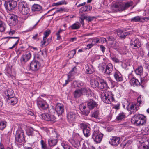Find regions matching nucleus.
I'll list each match as a JSON object with an SVG mask.
<instances>
[{"label": "nucleus", "instance_id": "nucleus-1", "mask_svg": "<svg viewBox=\"0 0 149 149\" xmlns=\"http://www.w3.org/2000/svg\"><path fill=\"white\" fill-rule=\"evenodd\" d=\"M132 5V3H124L122 2H116L113 3L111 8L113 12L124 10Z\"/></svg>", "mask_w": 149, "mask_h": 149}, {"label": "nucleus", "instance_id": "nucleus-2", "mask_svg": "<svg viewBox=\"0 0 149 149\" xmlns=\"http://www.w3.org/2000/svg\"><path fill=\"white\" fill-rule=\"evenodd\" d=\"M101 99L105 103L111 104L114 100V95L112 92L107 90H104L101 95Z\"/></svg>", "mask_w": 149, "mask_h": 149}, {"label": "nucleus", "instance_id": "nucleus-3", "mask_svg": "<svg viewBox=\"0 0 149 149\" xmlns=\"http://www.w3.org/2000/svg\"><path fill=\"white\" fill-rule=\"evenodd\" d=\"M19 9L22 14L26 15L29 12V9L27 7L26 3L25 2H21L19 4Z\"/></svg>", "mask_w": 149, "mask_h": 149}, {"label": "nucleus", "instance_id": "nucleus-4", "mask_svg": "<svg viewBox=\"0 0 149 149\" xmlns=\"http://www.w3.org/2000/svg\"><path fill=\"white\" fill-rule=\"evenodd\" d=\"M15 139L19 143L24 142L25 141L23 131L20 128L16 131Z\"/></svg>", "mask_w": 149, "mask_h": 149}, {"label": "nucleus", "instance_id": "nucleus-5", "mask_svg": "<svg viewBox=\"0 0 149 149\" xmlns=\"http://www.w3.org/2000/svg\"><path fill=\"white\" fill-rule=\"evenodd\" d=\"M103 136V134L100 132L98 130H95L93 133L92 137L95 142L99 143L101 141Z\"/></svg>", "mask_w": 149, "mask_h": 149}, {"label": "nucleus", "instance_id": "nucleus-6", "mask_svg": "<svg viewBox=\"0 0 149 149\" xmlns=\"http://www.w3.org/2000/svg\"><path fill=\"white\" fill-rule=\"evenodd\" d=\"M37 104L39 108L43 110L47 109L49 106L46 101L40 97H38L37 99Z\"/></svg>", "mask_w": 149, "mask_h": 149}, {"label": "nucleus", "instance_id": "nucleus-7", "mask_svg": "<svg viewBox=\"0 0 149 149\" xmlns=\"http://www.w3.org/2000/svg\"><path fill=\"white\" fill-rule=\"evenodd\" d=\"M41 65L38 61H33L30 64V68L33 71H36L38 70L40 68Z\"/></svg>", "mask_w": 149, "mask_h": 149}, {"label": "nucleus", "instance_id": "nucleus-8", "mask_svg": "<svg viewBox=\"0 0 149 149\" xmlns=\"http://www.w3.org/2000/svg\"><path fill=\"white\" fill-rule=\"evenodd\" d=\"M78 116V114L76 112L71 111L68 114L67 118L68 121L71 123L74 121Z\"/></svg>", "mask_w": 149, "mask_h": 149}, {"label": "nucleus", "instance_id": "nucleus-9", "mask_svg": "<svg viewBox=\"0 0 149 149\" xmlns=\"http://www.w3.org/2000/svg\"><path fill=\"white\" fill-rule=\"evenodd\" d=\"M80 126L81 128L83 129V132L85 136L88 137L90 135V128L83 123L80 124Z\"/></svg>", "mask_w": 149, "mask_h": 149}, {"label": "nucleus", "instance_id": "nucleus-10", "mask_svg": "<svg viewBox=\"0 0 149 149\" xmlns=\"http://www.w3.org/2000/svg\"><path fill=\"white\" fill-rule=\"evenodd\" d=\"M31 56V54L29 52L26 53L25 54L22 55L20 58V61L22 64H24L29 60Z\"/></svg>", "mask_w": 149, "mask_h": 149}, {"label": "nucleus", "instance_id": "nucleus-11", "mask_svg": "<svg viewBox=\"0 0 149 149\" xmlns=\"http://www.w3.org/2000/svg\"><path fill=\"white\" fill-rule=\"evenodd\" d=\"M18 22L17 17L12 15H10L9 19V24L10 26H13L16 25Z\"/></svg>", "mask_w": 149, "mask_h": 149}, {"label": "nucleus", "instance_id": "nucleus-12", "mask_svg": "<svg viewBox=\"0 0 149 149\" xmlns=\"http://www.w3.org/2000/svg\"><path fill=\"white\" fill-rule=\"evenodd\" d=\"M138 106L136 104H129L127 106V108L128 111L130 112L131 114L134 113L136 112L137 110Z\"/></svg>", "mask_w": 149, "mask_h": 149}, {"label": "nucleus", "instance_id": "nucleus-13", "mask_svg": "<svg viewBox=\"0 0 149 149\" xmlns=\"http://www.w3.org/2000/svg\"><path fill=\"white\" fill-rule=\"evenodd\" d=\"M148 20H149V17L142 18L139 16H136L131 19V21L133 22H143L144 21H147Z\"/></svg>", "mask_w": 149, "mask_h": 149}, {"label": "nucleus", "instance_id": "nucleus-14", "mask_svg": "<svg viewBox=\"0 0 149 149\" xmlns=\"http://www.w3.org/2000/svg\"><path fill=\"white\" fill-rule=\"evenodd\" d=\"M56 111L58 115H61L64 112V106L61 104H58L56 106Z\"/></svg>", "mask_w": 149, "mask_h": 149}, {"label": "nucleus", "instance_id": "nucleus-15", "mask_svg": "<svg viewBox=\"0 0 149 149\" xmlns=\"http://www.w3.org/2000/svg\"><path fill=\"white\" fill-rule=\"evenodd\" d=\"M120 138L116 136L112 137L111 141H109L110 144L114 146H117L119 143Z\"/></svg>", "mask_w": 149, "mask_h": 149}, {"label": "nucleus", "instance_id": "nucleus-16", "mask_svg": "<svg viewBox=\"0 0 149 149\" xmlns=\"http://www.w3.org/2000/svg\"><path fill=\"white\" fill-rule=\"evenodd\" d=\"M98 88L101 90L107 88H108L106 81L103 79H100L99 80Z\"/></svg>", "mask_w": 149, "mask_h": 149}, {"label": "nucleus", "instance_id": "nucleus-17", "mask_svg": "<svg viewBox=\"0 0 149 149\" xmlns=\"http://www.w3.org/2000/svg\"><path fill=\"white\" fill-rule=\"evenodd\" d=\"M140 114H135L133 116L131 119V122L136 125H139V123L138 122L139 120Z\"/></svg>", "mask_w": 149, "mask_h": 149}, {"label": "nucleus", "instance_id": "nucleus-18", "mask_svg": "<svg viewBox=\"0 0 149 149\" xmlns=\"http://www.w3.org/2000/svg\"><path fill=\"white\" fill-rule=\"evenodd\" d=\"M82 95H92V91L88 88H82L80 89Z\"/></svg>", "mask_w": 149, "mask_h": 149}, {"label": "nucleus", "instance_id": "nucleus-19", "mask_svg": "<svg viewBox=\"0 0 149 149\" xmlns=\"http://www.w3.org/2000/svg\"><path fill=\"white\" fill-rule=\"evenodd\" d=\"M88 107L90 109H92L95 107H97L98 104L94 100H89L87 103Z\"/></svg>", "mask_w": 149, "mask_h": 149}, {"label": "nucleus", "instance_id": "nucleus-20", "mask_svg": "<svg viewBox=\"0 0 149 149\" xmlns=\"http://www.w3.org/2000/svg\"><path fill=\"white\" fill-rule=\"evenodd\" d=\"M6 38H12L13 39L12 41L13 42H15V43L14 44L13 46L9 48V49H12L14 48L16 45H17L18 43L19 40V38L18 37H6Z\"/></svg>", "mask_w": 149, "mask_h": 149}, {"label": "nucleus", "instance_id": "nucleus-21", "mask_svg": "<svg viewBox=\"0 0 149 149\" xmlns=\"http://www.w3.org/2000/svg\"><path fill=\"white\" fill-rule=\"evenodd\" d=\"M79 107L81 113L83 114L85 116H87L89 113V111L86 109V107L84 106V104H80Z\"/></svg>", "mask_w": 149, "mask_h": 149}, {"label": "nucleus", "instance_id": "nucleus-22", "mask_svg": "<svg viewBox=\"0 0 149 149\" xmlns=\"http://www.w3.org/2000/svg\"><path fill=\"white\" fill-rule=\"evenodd\" d=\"M141 43L138 39H136L134 41L131 43V46L134 49H136L141 46Z\"/></svg>", "mask_w": 149, "mask_h": 149}, {"label": "nucleus", "instance_id": "nucleus-23", "mask_svg": "<svg viewBox=\"0 0 149 149\" xmlns=\"http://www.w3.org/2000/svg\"><path fill=\"white\" fill-rule=\"evenodd\" d=\"M129 33L125 31L119 30L117 32L118 36L121 39H124Z\"/></svg>", "mask_w": 149, "mask_h": 149}, {"label": "nucleus", "instance_id": "nucleus-24", "mask_svg": "<svg viewBox=\"0 0 149 149\" xmlns=\"http://www.w3.org/2000/svg\"><path fill=\"white\" fill-rule=\"evenodd\" d=\"M42 10V6L38 4H35L31 7L32 11L33 12L40 11Z\"/></svg>", "mask_w": 149, "mask_h": 149}, {"label": "nucleus", "instance_id": "nucleus-25", "mask_svg": "<svg viewBox=\"0 0 149 149\" xmlns=\"http://www.w3.org/2000/svg\"><path fill=\"white\" fill-rule=\"evenodd\" d=\"M137 103L136 105L138 107L140 106L141 104H142L144 103L145 97L142 95H139L137 98Z\"/></svg>", "mask_w": 149, "mask_h": 149}, {"label": "nucleus", "instance_id": "nucleus-26", "mask_svg": "<svg viewBox=\"0 0 149 149\" xmlns=\"http://www.w3.org/2000/svg\"><path fill=\"white\" fill-rule=\"evenodd\" d=\"M143 82L142 79H141V82L140 83L137 79L134 77L131 78L130 81V83L133 86L137 85L139 84H142Z\"/></svg>", "mask_w": 149, "mask_h": 149}, {"label": "nucleus", "instance_id": "nucleus-27", "mask_svg": "<svg viewBox=\"0 0 149 149\" xmlns=\"http://www.w3.org/2000/svg\"><path fill=\"white\" fill-rule=\"evenodd\" d=\"M139 123V125H142L145 124L146 122V117L144 115L140 114Z\"/></svg>", "mask_w": 149, "mask_h": 149}, {"label": "nucleus", "instance_id": "nucleus-28", "mask_svg": "<svg viewBox=\"0 0 149 149\" xmlns=\"http://www.w3.org/2000/svg\"><path fill=\"white\" fill-rule=\"evenodd\" d=\"M86 72L87 74H92L95 71L92 65H87L86 67Z\"/></svg>", "mask_w": 149, "mask_h": 149}, {"label": "nucleus", "instance_id": "nucleus-29", "mask_svg": "<svg viewBox=\"0 0 149 149\" xmlns=\"http://www.w3.org/2000/svg\"><path fill=\"white\" fill-rule=\"evenodd\" d=\"M114 77L116 80L118 81H121L123 80V78L122 75L118 71L116 72L115 73Z\"/></svg>", "mask_w": 149, "mask_h": 149}, {"label": "nucleus", "instance_id": "nucleus-30", "mask_svg": "<svg viewBox=\"0 0 149 149\" xmlns=\"http://www.w3.org/2000/svg\"><path fill=\"white\" fill-rule=\"evenodd\" d=\"M113 69V66L111 63H109L107 65L105 73L108 74H110Z\"/></svg>", "mask_w": 149, "mask_h": 149}, {"label": "nucleus", "instance_id": "nucleus-31", "mask_svg": "<svg viewBox=\"0 0 149 149\" xmlns=\"http://www.w3.org/2000/svg\"><path fill=\"white\" fill-rule=\"evenodd\" d=\"M50 110H52V111L51 112H50V113H47L45 114H42V118L45 120L47 121H49L50 115L51 113V112H52V111H54V110L53 108L51 109Z\"/></svg>", "mask_w": 149, "mask_h": 149}, {"label": "nucleus", "instance_id": "nucleus-32", "mask_svg": "<svg viewBox=\"0 0 149 149\" xmlns=\"http://www.w3.org/2000/svg\"><path fill=\"white\" fill-rule=\"evenodd\" d=\"M100 40H102L103 42L106 40V39L104 38H100V39L97 38L93 39L92 40V43L93 45L96 44L97 43H100Z\"/></svg>", "mask_w": 149, "mask_h": 149}, {"label": "nucleus", "instance_id": "nucleus-33", "mask_svg": "<svg viewBox=\"0 0 149 149\" xmlns=\"http://www.w3.org/2000/svg\"><path fill=\"white\" fill-rule=\"evenodd\" d=\"M91 85V86L94 88L97 87L98 88L99 82L95 79H92L90 82Z\"/></svg>", "mask_w": 149, "mask_h": 149}, {"label": "nucleus", "instance_id": "nucleus-34", "mask_svg": "<svg viewBox=\"0 0 149 149\" xmlns=\"http://www.w3.org/2000/svg\"><path fill=\"white\" fill-rule=\"evenodd\" d=\"M6 28V26L5 23L3 22L0 20V32H4Z\"/></svg>", "mask_w": 149, "mask_h": 149}, {"label": "nucleus", "instance_id": "nucleus-35", "mask_svg": "<svg viewBox=\"0 0 149 149\" xmlns=\"http://www.w3.org/2000/svg\"><path fill=\"white\" fill-rule=\"evenodd\" d=\"M7 101L8 102H10L11 105H14L17 102L18 100L16 97H13L11 98H9Z\"/></svg>", "mask_w": 149, "mask_h": 149}, {"label": "nucleus", "instance_id": "nucleus-36", "mask_svg": "<svg viewBox=\"0 0 149 149\" xmlns=\"http://www.w3.org/2000/svg\"><path fill=\"white\" fill-rule=\"evenodd\" d=\"M48 143L50 146H53L56 145L57 142L56 139H50L48 140Z\"/></svg>", "mask_w": 149, "mask_h": 149}, {"label": "nucleus", "instance_id": "nucleus-37", "mask_svg": "<svg viewBox=\"0 0 149 149\" xmlns=\"http://www.w3.org/2000/svg\"><path fill=\"white\" fill-rule=\"evenodd\" d=\"M125 114L123 112H122L118 114L116 117V119L118 120H120L125 118Z\"/></svg>", "mask_w": 149, "mask_h": 149}, {"label": "nucleus", "instance_id": "nucleus-38", "mask_svg": "<svg viewBox=\"0 0 149 149\" xmlns=\"http://www.w3.org/2000/svg\"><path fill=\"white\" fill-rule=\"evenodd\" d=\"M73 144L76 147L79 146L80 145V139L76 138L73 141Z\"/></svg>", "mask_w": 149, "mask_h": 149}, {"label": "nucleus", "instance_id": "nucleus-39", "mask_svg": "<svg viewBox=\"0 0 149 149\" xmlns=\"http://www.w3.org/2000/svg\"><path fill=\"white\" fill-rule=\"evenodd\" d=\"M81 26L80 23L78 22H77L73 24L70 27L72 29H79Z\"/></svg>", "mask_w": 149, "mask_h": 149}, {"label": "nucleus", "instance_id": "nucleus-40", "mask_svg": "<svg viewBox=\"0 0 149 149\" xmlns=\"http://www.w3.org/2000/svg\"><path fill=\"white\" fill-rule=\"evenodd\" d=\"M92 7L90 6H85L82 7L79 10L80 13H81L83 11H86L88 10H91Z\"/></svg>", "mask_w": 149, "mask_h": 149}, {"label": "nucleus", "instance_id": "nucleus-41", "mask_svg": "<svg viewBox=\"0 0 149 149\" xmlns=\"http://www.w3.org/2000/svg\"><path fill=\"white\" fill-rule=\"evenodd\" d=\"M14 95L13 91V90L10 89L7 91V96L8 99H9V98H11L13 97Z\"/></svg>", "mask_w": 149, "mask_h": 149}, {"label": "nucleus", "instance_id": "nucleus-42", "mask_svg": "<svg viewBox=\"0 0 149 149\" xmlns=\"http://www.w3.org/2000/svg\"><path fill=\"white\" fill-rule=\"evenodd\" d=\"M135 71L137 74L140 75L143 72V68L142 66L139 67Z\"/></svg>", "mask_w": 149, "mask_h": 149}, {"label": "nucleus", "instance_id": "nucleus-43", "mask_svg": "<svg viewBox=\"0 0 149 149\" xmlns=\"http://www.w3.org/2000/svg\"><path fill=\"white\" fill-rule=\"evenodd\" d=\"M82 95V94L80 89L77 90L75 91L74 94L75 97H78Z\"/></svg>", "mask_w": 149, "mask_h": 149}, {"label": "nucleus", "instance_id": "nucleus-44", "mask_svg": "<svg viewBox=\"0 0 149 149\" xmlns=\"http://www.w3.org/2000/svg\"><path fill=\"white\" fill-rule=\"evenodd\" d=\"M40 144L42 149H49L48 147L47 146L45 142L43 140H41V141Z\"/></svg>", "mask_w": 149, "mask_h": 149}, {"label": "nucleus", "instance_id": "nucleus-45", "mask_svg": "<svg viewBox=\"0 0 149 149\" xmlns=\"http://www.w3.org/2000/svg\"><path fill=\"white\" fill-rule=\"evenodd\" d=\"M107 65L105 63H102L101 65L99 66L100 70L102 72H105Z\"/></svg>", "mask_w": 149, "mask_h": 149}, {"label": "nucleus", "instance_id": "nucleus-46", "mask_svg": "<svg viewBox=\"0 0 149 149\" xmlns=\"http://www.w3.org/2000/svg\"><path fill=\"white\" fill-rule=\"evenodd\" d=\"M67 4V2H66L65 0H62L60 1H59L56 3H54L53 4V5L55 6H58L64 4Z\"/></svg>", "mask_w": 149, "mask_h": 149}, {"label": "nucleus", "instance_id": "nucleus-47", "mask_svg": "<svg viewBox=\"0 0 149 149\" xmlns=\"http://www.w3.org/2000/svg\"><path fill=\"white\" fill-rule=\"evenodd\" d=\"M76 52V51L75 49L72 50L69 52L68 54V56L69 58H72L74 56Z\"/></svg>", "mask_w": 149, "mask_h": 149}, {"label": "nucleus", "instance_id": "nucleus-48", "mask_svg": "<svg viewBox=\"0 0 149 149\" xmlns=\"http://www.w3.org/2000/svg\"><path fill=\"white\" fill-rule=\"evenodd\" d=\"M143 133L144 134L147 135L149 134V126H146L143 129Z\"/></svg>", "mask_w": 149, "mask_h": 149}, {"label": "nucleus", "instance_id": "nucleus-49", "mask_svg": "<svg viewBox=\"0 0 149 149\" xmlns=\"http://www.w3.org/2000/svg\"><path fill=\"white\" fill-rule=\"evenodd\" d=\"M6 126V122L4 121H1L0 123V129L1 130L4 129Z\"/></svg>", "mask_w": 149, "mask_h": 149}, {"label": "nucleus", "instance_id": "nucleus-50", "mask_svg": "<svg viewBox=\"0 0 149 149\" xmlns=\"http://www.w3.org/2000/svg\"><path fill=\"white\" fill-rule=\"evenodd\" d=\"M98 111H95L91 113V117L97 118L98 116Z\"/></svg>", "mask_w": 149, "mask_h": 149}, {"label": "nucleus", "instance_id": "nucleus-51", "mask_svg": "<svg viewBox=\"0 0 149 149\" xmlns=\"http://www.w3.org/2000/svg\"><path fill=\"white\" fill-rule=\"evenodd\" d=\"M148 143H149L147 144V142H146L145 144H142L141 147L143 148L142 149H149V140Z\"/></svg>", "mask_w": 149, "mask_h": 149}, {"label": "nucleus", "instance_id": "nucleus-52", "mask_svg": "<svg viewBox=\"0 0 149 149\" xmlns=\"http://www.w3.org/2000/svg\"><path fill=\"white\" fill-rule=\"evenodd\" d=\"M50 31L49 30H48L46 31L44 33V36L43 37V38H44V39H46L47 38L50 34Z\"/></svg>", "mask_w": 149, "mask_h": 149}, {"label": "nucleus", "instance_id": "nucleus-53", "mask_svg": "<svg viewBox=\"0 0 149 149\" xmlns=\"http://www.w3.org/2000/svg\"><path fill=\"white\" fill-rule=\"evenodd\" d=\"M46 39H44V38H43V40L41 42V46L42 47H44L45 46L47 45L48 44L47 43V41H46Z\"/></svg>", "mask_w": 149, "mask_h": 149}, {"label": "nucleus", "instance_id": "nucleus-54", "mask_svg": "<svg viewBox=\"0 0 149 149\" xmlns=\"http://www.w3.org/2000/svg\"><path fill=\"white\" fill-rule=\"evenodd\" d=\"M33 133V129L32 128H29L26 131V133L28 136L31 135Z\"/></svg>", "mask_w": 149, "mask_h": 149}, {"label": "nucleus", "instance_id": "nucleus-55", "mask_svg": "<svg viewBox=\"0 0 149 149\" xmlns=\"http://www.w3.org/2000/svg\"><path fill=\"white\" fill-rule=\"evenodd\" d=\"M77 70V68L75 67H73L71 71L69 73V74L71 76L72 74H73L74 73L76 72Z\"/></svg>", "mask_w": 149, "mask_h": 149}, {"label": "nucleus", "instance_id": "nucleus-56", "mask_svg": "<svg viewBox=\"0 0 149 149\" xmlns=\"http://www.w3.org/2000/svg\"><path fill=\"white\" fill-rule=\"evenodd\" d=\"M62 145L64 149H73L70 146L67 144H65L64 143H62Z\"/></svg>", "mask_w": 149, "mask_h": 149}, {"label": "nucleus", "instance_id": "nucleus-57", "mask_svg": "<svg viewBox=\"0 0 149 149\" xmlns=\"http://www.w3.org/2000/svg\"><path fill=\"white\" fill-rule=\"evenodd\" d=\"M56 118L54 115H52V113H51L49 121H51L53 122H54L55 121Z\"/></svg>", "mask_w": 149, "mask_h": 149}, {"label": "nucleus", "instance_id": "nucleus-58", "mask_svg": "<svg viewBox=\"0 0 149 149\" xmlns=\"http://www.w3.org/2000/svg\"><path fill=\"white\" fill-rule=\"evenodd\" d=\"M63 30L60 29L56 33V35L57 36V39L58 40H60L61 39V36L60 35V33L62 32Z\"/></svg>", "mask_w": 149, "mask_h": 149}, {"label": "nucleus", "instance_id": "nucleus-59", "mask_svg": "<svg viewBox=\"0 0 149 149\" xmlns=\"http://www.w3.org/2000/svg\"><path fill=\"white\" fill-rule=\"evenodd\" d=\"M111 59L115 63H119L120 62V61L115 56L111 57Z\"/></svg>", "mask_w": 149, "mask_h": 149}, {"label": "nucleus", "instance_id": "nucleus-60", "mask_svg": "<svg viewBox=\"0 0 149 149\" xmlns=\"http://www.w3.org/2000/svg\"><path fill=\"white\" fill-rule=\"evenodd\" d=\"M71 76L70 74H69L68 76V79L65 80V83L63 84V86H65L70 81L69 79L71 77Z\"/></svg>", "mask_w": 149, "mask_h": 149}, {"label": "nucleus", "instance_id": "nucleus-61", "mask_svg": "<svg viewBox=\"0 0 149 149\" xmlns=\"http://www.w3.org/2000/svg\"><path fill=\"white\" fill-rule=\"evenodd\" d=\"M74 84H79V85H78V84H77V87H79L81 86H83L84 85L83 83L81 81H80V82L79 81L78 82H77V81H75L74 82Z\"/></svg>", "mask_w": 149, "mask_h": 149}, {"label": "nucleus", "instance_id": "nucleus-62", "mask_svg": "<svg viewBox=\"0 0 149 149\" xmlns=\"http://www.w3.org/2000/svg\"><path fill=\"white\" fill-rule=\"evenodd\" d=\"M94 17H91L90 16H87V17H86V19L88 21H91L94 19Z\"/></svg>", "mask_w": 149, "mask_h": 149}, {"label": "nucleus", "instance_id": "nucleus-63", "mask_svg": "<svg viewBox=\"0 0 149 149\" xmlns=\"http://www.w3.org/2000/svg\"><path fill=\"white\" fill-rule=\"evenodd\" d=\"M63 10V9L62 8H60L59 9H58L56 10V11L54 12H53L52 14L51 15H53L54 14L56 13L60 12V11H62Z\"/></svg>", "mask_w": 149, "mask_h": 149}, {"label": "nucleus", "instance_id": "nucleus-64", "mask_svg": "<svg viewBox=\"0 0 149 149\" xmlns=\"http://www.w3.org/2000/svg\"><path fill=\"white\" fill-rule=\"evenodd\" d=\"M36 57L38 59H41L42 58L43 56L41 54L38 55V53L36 55Z\"/></svg>", "mask_w": 149, "mask_h": 149}]
</instances>
